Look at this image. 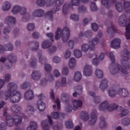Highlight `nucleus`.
<instances>
[{
    "label": "nucleus",
    "mask_w": 130,
    "mask_h": 130,
    "mask_svg": "<svg viewBox=\"0 0 130 130\" xmlns=\"http://www.w3.org/2000/svg\"><path fill=\"white\" fill-rule=\"evenodd\" d=\"M118 23L121 27H126V32L125 34L127 39H130V21L128 22L126 15L124 14L120 16L118 19Z\"/></svg>",
    "instance_id": "obj_1"
},
{
    "label": "nucleus",
    "mask_w": 130,
    "mask_h": 130,
    "mask_svg": "<svg viewBox=\"0 0 130 130\" xmlns=\"http://www.w3.org/2000/svg\"><path fill=\"white\" fill-rule=\"evenodd\" d=\"M70 35V30L67 27H64L62 29L59 28L56 32L55 39L57 40L61 37L63 41L65 42L69 39Z\"/></svg>",
    "instance_id": "obj_2"
},
{
    "label": "nucleus",
    "mask_w": 130,
    "mask_h": 130,
    "mask_svg": "<svg viewBox=\"0 0 130 130\" xmlns=\"http://www.w3.org/2000/svg\"><path fill=\"white\" fill-rule=\"evenodd\" d=\"M109 69L110 73L113 75L118 74L120 72L124 75L128 74V72L125 68L118 63L110 65Z\"/></svg>",
    "instance_id": "obj_3"
},
{
    "label": "nucleus",
    "mask_w": 130,
    "mask_h": 130,
    "mask_svg": "<svg viewBox=\"0 0 130 130\" xmlns=\"http://www.w3.org/2000/svg\"><path fill=\"white\" fill-rule=\"evenodd\" d=\"M64 2V0H55V1L54 0L53 4L54 3L55 6V10H50L46 12L45 14V18L50 21H52L53 18V14L60 10V6L63 4Z\"/></svg>",
    "instance_id": "obj_4"
},
{
    "label": "nucleus",
    "mask_w": 130,
    "mask_h": 130,
    "mask_svg": "<svg viewBox=\"0 0 130 130\" xmlns=\"http://www.w3.org/2000/svg\"><path fill=\"white\" fill-rule=\"evenodd\" d=\"M3 98L5 100L9 98L10 102L12 103L18 102L21 98L20 93L16 90H13L9 93L4 95Z\"/></svg>",
    "instance_id": "obj_5"
},
{
    "label": "nucleus",
    "mask_w": 130,
    "mask_h": 130,
    "mask_svg": "<svg viewBox=\"0 0 130 130\" xmlns=\"http://www.w3.org/2000/svg\"><path fill=\"white\" fill-rule=\"evenodd\" d=\"M98 41V39L96 38L89 40V45L85 43L83 44L81 46V50L85 52H87L89 50L90 51L94 50L95 48V46L97 44Z\"/></svg>",
    "instance_id": "obj_6"
},
{
    "label": "nucleus",
    "mask_w": 130,
    "mask_h": 130,
    "mask_svg": "<svg viewBox=\"0 0 130 130\" xmlns=\"http://www.w3.org/2000/svg\"><path fill=\"white\" fill-rule=\"evenodd\" d=\"M121 57L123 58L120 60L121 63L126 69L130 70V65L127 62L130 58L129 51L127 50H125L122 53Z\"/></svg>",
    "instance_id": "obj_7"
},
{
    "label": "nucleus",
    "mask_w": 130,
    "mask_h": 130,
    "mask_svg": "<svg viewBox=\"0 0 130 130\" xmlns=\"http://www.w3.org/2000/svg\"><path fill=\"white\" fill-rule=\"evenodd\" d=\"M80 2V0H71L70 4L67 3H64L62 7L63 14L64 15L66 14L68 10L71 8L72 6L79 5Z\"/></svg>",
    "instance_id": "obj_8"
},
{
    "label": "nucleus",
    "mask_w": 130,
    "mask_h": 130,
    "mask_svg": "<svg viewBox=\"0 0 130 130\" xmlns=\"http://www.w3.org/2000/svg\"><path fill=\"white\" fill-rule=\"evenodd\" d=\"M47 120H44L41 122V125L43 130H49L53 124L52 120L49 116H47Z\"/></svg>",
    "instance_id": "obj_9"
},
{
    "label": "nucleus",
    "mask_w": 130,
    "mask_h": 130,
    "mask_svg": "<svg viewBox=\"0 0 130 130\" xmlns=\"http://www.w3.org/2000/svg\"><path fill=\"white\" fill-rule=\"evenodd\" d=\"M54 0H37L36 1L37 5L39 7H42L45 4L47 7L51 6L53 5Z\"/></svg>",
    "instance_id": "obj_10"
},
{
    "label": "nucleus",
    "mask_w": 130,
    "mask_h": 130,
    "mask_svg": "<svg viewBox=\"0 0 130 130\" xmlns=\"http://www.w3.org/2000/svg\"><path fill=\"white\" fill-rule=\"evenodd\" d=\"M97 112L96 109L93 110L91 112L89 121V123L91 125H93L95 123L97 120Z\"/></svg>",
    "instance_id": "obj_11"
},
{
    "label": "nucleus",
    "mask_w": 130,
    "mask_h": 130,
    "mask_svg": "<svg viewBox=\"0 0 130 130\" xmlns=\"http://www.w3.org/2000/svg\"><path fill=\"white\" fill-rule=\"evenodd\" d=\"M17 85L13 83L10 82L7 85V89L5 91L4 95L8 94L11 93L12 91L16 90L17 88Z\"/></svg>",
    "instance_id": "obj_12"
},
{
    "label": "nucleus",
    "mask_w": 130,
    "mask_h": 130,
    "mask_svg": "<svg viewBox=\"0 0 130 130\" xmlns=\"http://www.w3.org/2000/svg\"><path fill=\"white\" fill-rule=\"evenodd\" d=\"M44 11L41 9H37L32 12V15L33 17L41 18L43 17L45 15Z\"/></svg>",
    "instance_id": "obj_13"
},
{
    "label": "nucleus",
    "mask_w": 130,
    "mask_h": 130,
    "mask_svg": "<svg viewBox=\"0 0 130 130\" xmlns=\"http://www.w3.org/2000/svg\"><path fill=\"white\" fill-rule=\"evenodd\" d=\"M117 94L121 98H125L128 96L129 93L128 90L125 88H120L117 91Z\"/></svg>",
    "instance_id": "obj_14"
},
{
    "label": "nucleus",
    "mask_w": 130,
    "mask_h": 130,
    "mask_svg": "<svg viewBox=\"0 0 130 130\" xmlns=\"http://www.w3.org/2000/svg\"><path fill=\"white\" fill-rule=\"evenodd\" d=\"M5 22L9 26H13L16 22V19L15 17L11 16L6 17L5 20Z\"/></svg>",
    "instance_id": "obj_15"
},
{
    "label": "nucleus",
    "mask_w": 130,
    "mask_h": 130,
    "mask_svg": "<svg viewBox=\"0 0 130 130\" xmlns=\"http://www.w3.org/2000/svg\"><path fill=\"white\" fill-rule=\"evenodd\" d=\"M109 105L107 100L104 101L100 103L99 106V109L100 111H104L106 109L108 110Z\"/></svg>",
    "instance_id": "obj_16"
},
{
    "label": "nucleus",
    "mask_w": 130,
    "mask_h": 130,
    "mask_svg": "<svg viewBox=\"0 0 130 130\" xmlns=\"http://www.w3.org/2000/svg\"><path fill=\"white\" fill-rule=\"evenodd\" d=\"M84 74L86 76L91 75L92 73V70L91 66L87 64L85 66L84 68Z\"/></svg>",
    "instance_id": "obj_17"
},
{
    "label": "nucleus",
    "mask_w": 130,
    "mask_h": 130,
    "mask_svg": "<svg viewBox=\"0 0 130 130\" xmlns=\"http://www.w3.org/2000/svg\"><path fill=\"white\" fill-rule=\"evenodd\" d=\"M28 46L31 47V50L32 51H35L38 50L39 47V44L37 41H31L28 43Z\"/></svg>",
    "instance_id": "obj_18"
},
{
    "label": "nucleus",
    "mask_w": 130,
    "mask_h": 130,
    "mask_svg": "<svg viewBox=\"0 0 130 130\" xmlns=\"http://www.w3.org/2000/svg\"><path fill=\"white\" fill-rule=\"evenodd\" d=\"M108 81L106 79H104L101 80L99 87L101 91H103L108 87Z\"/></svg>",
    "instance_id": "obj_19"
},
{
    "label": "nucleus",
    "mask_w": 130,
    "mask_h": 130,
    "mask_svg": "<svg viewBox=\"0 0 130 130\" xmlns=\"http://www.w3.org/2000/svg\"><path fill=\"white\" fill-rule=\"evenodd\" d=\"M5 121L7 126L11 127L14 124V121L13 117L10 115H7L5 118Z\"/></svg>",
    "instance_id": "obj_20"
},
{
    "label": "nucleus",
    "mask_w": 130,
    "mask_h": 130,
    "mask_svg": "<svg viewBox=\"0 0 130 130\" xmlns=\"http://www.w3.org/2000/svg\"><path fill=\"white\" fill-rule=\"evenodd\" d=\"M41 77L40 72L38 71H33L30 75L31 78L35 81L39 80Z\"/></svg>",
    "instance_id": "obj_21"
},
{
    "label": "nucleus",
    "mask_w": 130,
    "mask_h": 130,
    "mask_svg": "<svg viewBox=\"0 0 130 130\" xmlns=\"http://www.w3.org/2000/svg\"><path fill=\"white\" fill-rule=\"evenodd\" d=\"M121 41L119 38L112 40L111 43V47L115 49H118L120 47Z\"/></svg>",
    "instance_id": "obj_22"
},
{
    "label": "nucleus",
    "mask_w": 130,
    "mask_h": 130,
    "mask_svg": "<svg viewBox=\"0 0 130 130\" xmlns=\"http://www.w3.org/2000/svg\"><path fill=\"white\" fill-rule=\"evenodd\" d=\"M35 111L34 107L30 104L27 105L25 108V112L29 114H33Z\"/></svg>",
    "instance_id": "obj_23"
},
{
    "label": "nucleus",
    "mask_w": 130,
    "mask_h": 130,
    "mask_svg": "<svg viewBox=\"0 0 130 130\" xmlns=\"http://www.w3.org/2000/svg\"><path fill=\"white\" fill-rule=\"evenodd\" d=\"M118 111L120 112L119 114L118 117L121 118L127 115L128 112L127 110L124 109L123 107L120 106L119 107Z\"/></svg>",
    "instance_id": "obj_24"
},
{
    "label": "nucleus",
    "mask_w": 130,
    "mask_h": 130,
    "mask_svg": "<svg viewBox=\"0 0 130 130\" xmlns=\"http://www.w3.org/2000/svg\"><path fill=\"white\" fill-rule=\"evenodd\" d=\"M82 104V102L80 100H74L72 102L73 109L74 110H76L78 108L81 107Z\"/></svg>",
    "instance_id": "obj_25"
},
{
    "label": "nucleus",
    "mask_w": 130,
    "mask_h": 130,
    "mask_svg": "<svg viewBox=\"0 0 130 130\" xmlns=\"http://www.w3.org/2000/svg\"><path fill=\"white\" fill-rule=\"evenodd\" d=\"M11 7V4L10 2L5 1L3 3L2 8L3 11H7L10 10Z\"/></svg>",
    "instance_id": "obj_26"
},
{
    "label": "nucleus",
    "mask_w": 130,
    "mask_h": 130,
    "mask_svg": "<svg viewBox=\"0 0 130 130\" xmlns=\"http://www.w3.org/2000/svg\"><path fill=\"white\" fill-rule=\"evenodd\" d=\"M25 99L27 100H32L34 98V94L33 91L31 90L27 91L24 95Z\"/></svg>",
    "instance_id": "obj_27"
},
{
    "label": "nucleus",
    "mask_w": 130,
    "mask_h": 130,
    "mask_svg": "<svg viewBox=\"0 0 130 130\" xmlns=\"http://www.w3.org/2000/svg\"><path fill=\"white\" fill-rule=\"evenodd\" d=\"M11 111L14 113H18L22 110L21 107L18 105H13L11 107Z\"/></svg>",
    "instance_id": "obj_28"
},
{
    "label": "nucleus",
    "mask_w": 130,
    "mask_h": 130,
    "mask_svg": "<svg viewBox=\"0 0 130 130\" xmlns=\"http://www.w3.org/2000/svg\"><path fill=\"white\" fill-rule=\"evenodd\" d=\"M68 66L70 69H73L75 67L76 64V61L74 58H71L69 60Z\"/></svg>",
    "instance_id": "obj_29"
},
{
    "label": "nucleus",
    "mask_w": 130,
    "mask_h": 130,
    "mask_svg": "<svg viewBox=\"0 0 130 130\" xmlns=\"http://www.w3.org/2000/svg\"><path fill=\"white\" fill-rule=\"evenodd\" d=\"M14 123L16 124H19L22 122V117L18 115H15L13 117Z\"/></svg>",
    "instance_id": "obj_30"
},
{
    "label": "nucleus",
    "mask_w": 130,
    "mask_h": 130,
    "mask_svg": "<svg viewBox=\"0 0 130 130\" xmlns=\"http://www.w3.org/2000/svg\"><path fill=\"white\" fill-rule=\"evenodd\" d=\"M88 94L94 98V102L95 104H98L100 102L101 98L100 96H95L94 93L91 91H89Z\"/></svg>",
    "instance_id": "obj_31"
},
{
    "label": "nucleus",
    "mask_w": 130,
    "mask_h": 130,
    "mask_svg": "<svg viewBox=\"0 0 130 130\" xmlns=\"http://www.w3.org/2000/svg\"><path fill=\"white\" fill-rule=\"evenodd\" d=\"M37 128V123L35 121H31L29 125L26 130H36Z\"/></svg>",
    "instance_id": "obj_32"
},
{
    "label": "nucleus",
    "mask_w": 130,
    "mask_h": 130,
    "mask_svg": "<svg viewBox=\"0 0 130 130\" xmlns=\"http://www.w3.org/2000/svg\"><path fill=\"white\" fill-rule=\"evenodd\" d=\"M51 44V43L48 40H45L41 43V47L43 49H46L49 48Z\"/></svg>",
    "instance_id": "obj_33"
},
{
    "label": "nucleus",
    "mask_w": 130,
    "mask_h": 130,
    "mask_svg": "<svg viewBox=\"0 0 130 130\" xmlns=\"http://www.w3.org/2000/svg\"><path fill=\"white\" fill-rule=\"evenodd\" d=\"M38 108L40 111H43L45 109V107L44 103L41 101H38L37 103Z\"/></svg>",
    "instance_id": "obj_34"
},
{
    "label": "nucleus",
    "mask_w": 130,
    "mask_h": 130,
    "mask_svg": "<svg viewBox=\"0 0 130 130\" xmlns=\"http://www.w3.org/2000/svg\"><path fill=\"white\" fill-rule=\"evenodd\" d=\"M37 56L38 57V59L40 63L43 64L45 63L46 60V58L43 56L41 55V51H40L39 53H38Z\"/></svg>",
    "instance_id": "obj_35"
},
{
    "label": "nucleus",
    "mask_w": 130,
    "mask_h": 130,
    "mask_svg": "<svg viewBox=\"0 0 130 130\" xmlns=\"http://www.w3.org/2000/svg\"><path fill=\"white\" fill-rule=\"evenodd\" d=\"M117 94V92L114 88H110L108 90V94L110 97H113Z\"/></svg>",
    "instance_id": "obj_36"
},
{
    "label": "nucleus",
    "mask_w": 130,
    "mask_h": 130,
    "mask_svg": "<svg viewBox=\"0 0 130 130\" xmlns=\"http://www.w3.org/2000/svg\"><path fill=\"white\" fill-rule=\"evenodd\" d=\"M122 124L123 125L127 126L130 124V118L126 117L123 119L121 121Z\"/></svg>",
    "instance_id": "obj_37"
},
{
    "label": "nucleus",
    "mask_w": 130,
    "mask_h": 130,
    "mask_svg": "<svg viewBox=\"0 0 130 130\" xmlns=\"http://www.w3.org/2000/svg\"><path fill=\"white\" fill-rule=\"evenodd\" d=\"M57 49V47L56 46L54 45L50 46L48 49V53L50 55H52L56 52Z\"/></svg>",
    "instance_id": "obj_38"
},
{
    "label": "nucleus",
    "mask_w": 130,
    "mask_h": 130,
    "mask_svg": "<svg viewBox=\"0 0 130 130\" xmlns=\"http://www.w3.org/2000/svg\"><path fill=\"white\" fill-rule=\"evenodd\" d=\"M82 78V75L81 73L79 72H77L75 73L74 76V79L76 81H79Z\"/></svg>",
    "instance_id": "obj_39"
},
{
    "label": "nucleus",
    "mask_w": 130,
    "mask_h": 130,
    "mask_svg": "<svg viewBox=\"0 0 130 130\" xmlns=\"http://www.w3.org/2000/svg\"><path fill=\"white\" fill-rule=\"evenodd\" d=\"M95 74L96 77L98 78H101L103 76V71L99 69H96L95 71Z\"/></svg>",
    "instance_id": "obj_40"
},
{
    "label": "nucleus",
    "mask_w": 130,
    "mask_h": 130,
    "mask_svg": "<svg viewBox=\"0 0 130 130\" xmlns=\"http://www.w3.org/2000/svg\"><path fill=\"white\" fill-rule=\"evenodd\" d=\"M115 8L116 10L119 12H121L123 10V6L122 3L118 2L115 4Z\"/></svg>",
    "instance_id": "obj_41"
},
{
    "label": "nucleus",
    "mask_w": 130,
    "mask_h": 130,
    "mask_svg": "<svg viewBox=\"0 0 130 130\" xmlns=\"http://www.w3.org/2000/svg\"><path fill=\"white\" fill-rule=\"evenodd\" d=\"M21 6L16 5L14 6L11 10V12L13 14H16L19 12Z\"/></svg>",
    "instance_id": "obj_42"
},
{
    "label": "nucleus",
    "mask_w": 130,
    "mask_h": 130,
    "mask_svg": "<svg viewBox=\"0 0 130 130\" xmlns=\"http://www.w3.org/2000/svg\"><path fill=\"white\" fill-rule=\"evenodd\" d=\"M80 117L81 119L86 121L88 119V114L87 112L83 111L80 113Z\"/></svg>",
    "instance_id": "obj_43"
},
{
    "label": "nucleus",
    "mask_w": 130,
    "mask_h": 130,
    "mask_svg": "<svg viewBox=\"0 0 130 130\" xmlns=\"http://www.w3.org/2000/svg\"><path fill=\"white\" fill-rule=\"evenodd\" d=\"M124 7L127 12H130V2H125L124 3Z\"/></svg>",
    "instance_id": "obj_44"
},
{
    "label": "nucleus",
    "mask_w": 130,
    "mask_h": 130,
    "mask_svg": "<svg viewBox=\"0 0 130 130\" xmlns=\"http://www.w3.org/2000/svg\"><path fill=\"white\" fill-rule=\"evenodd\" d=\"M91 56L90 57L91 58L93 57V56H95V58H93L92 61V62L93 64L94 65H97L99 63V60L98 59L97 55L96 54L95 55H91Z\"/></svg>",
    "instance_id": "obj_45"
},
{
    "label": "nucleus",
    "mask_w": 130,
    "mask_h": 130,
    "mask_svg": "<svg viewBox=\"0 0 130 130\" xmlns=\"http://www.w3.org/2000/svg\"><path fill=\"white\" fill-rule=\"evenodd\" d=\"M8 59L10 62H13L16 61V57L13 54H11L7 57Z\"/></svg>",
    "instance_id": "obj_46"
},
{
    "label": "nucleus",
    "mask_w": 130,
    "mask_h": 130,
    "mask_svg": "<svg viewBox=\"0 0 130 130\" xmlns=\"http://www.w3.org/2000/svg\"><path fill=\"white\" fill-rule=\"evenodd\" d=\"M113 32H117L116 29H115L114 25H112L110 27H108L107 30V34H110Z\"/></svg>",
    "instance_id": "obj_47"
},
{
    "label": "nucleus",
    "mask_w": 130,
    "mask_h": 130,
    "mask_svg": "<svg viewBox=\"0 0 130 130\" xmlns=\"http://www.w3.org/2000/svg\"><path fill=\"white\" fill-rule=\"evenodd\" d=\"M61 98V100L64 101L66 102L69 99V97L68 94L65 93H62V94Z\"/></svg>",
    "instance_id": "obj_48"
},
{
    "label": "nucleus",
    "mask_w": 130,
    "mask_h": 130,
    "mask_svg": "<svg viewBox=\"0 0 130 130\" xmlns=\"http://www.w3.org/2000/svg\"><path fill=\"white\" fill-rule=\"evenodd\" d=\"M74 53L75 56L77 58H79L82 56L81 52L80 50H74Z\"/></svg>",
    "instance_id": "obj_49"
},
{
    "label": "nucleus",
    "mask_w": 130,
    "mask_h": 130,
    "mask_svg": "<svg viewBox=\"0 0 130 130\" xmlns=\"http://www.w3.org/2000/svg\"><path fill=\"white\" fill-rule=\"evenodd\" d=\"M30 86V83L28 82H26L21 84L20 86V88L21 89H25L29 88Z\"/></svg>",
    "instance_id": "obj_50"
},
{
    "label": "nucleus",
    "mask_w": 130,
    "mask_h": 130,
    "mask_svg": "<svg viewBox=\"0 0 130 130\" xmlns=\"http://www.w3.org/2000/svg\"><path fill=\"white\" fill-rule=\"evenodd\" d=\"M65 125L67 128H71L73 127V123L71 120L66 121L65 123Z\"/></svg>",
    "instance_id": "obj_51"
},
{
    "label": "nucleus",
    "mask_w": 130,
    "mask_h": 130,
    "mask_svg": "<svg viewBox=\"0 0 130 130\" xmlns=\"http://www.w3.org/2000/svg\"><path fill=\"white\" fill-rule=\"evenodd\" d=\"M11 31V28L9 26L6 27L3 30V33L5 35L8 34Z\"/></svg>",
    "instance_id": "obj_52"
},
{
    "label": "nucleus",
    "mask_w": 130,
    "mask_h": 130,
    "mask_svg": "<svg viewBox=\"0 0 130 130\" xmlns=\"http://www.w3.org/2000/svg\"><path fill=\"white\" fill-rule=\"evenodd\" d=\"M71 55V52L69 50H66L64 52L63 57L64 59H68L70 57Z\"/></svg>",
    "instance_id": "obj_53"
},
{
    "label": "nucleus",
    "mask_w": 130,
    "mask_h": 130,
    "mask_svg": "<svg viewBox=\"0 0 130 130\" xmlns=\"http://www.w3.org/2000/svg\"><path fill=\"white\" fill-rule=\"evenodd\" d=\"M36 59L35 58H32L29 63L30 66L32 67H34L36 66Z\"/></svg>",
    "instance_id": "obj_54"
},
{
    "label": "nucleus",
    "mask_w": 130,
    "mask_h": 130,
    "mask_svg": "<svg viewBox=\"0 0 130 130\" xmlns=\"http://www.w3.org/2000/svg\"><path fill=\"white\" fill-rule=\"evenodd\" d=\"M6 60V58L5 57H2L0 58V70L3 68V64L5 62Z\"/></svg>",
    "instance_id": "obj_55"
},
{
    "label": "nucleus",
    "mask_w": 130,
    "mask_h": 130,
    "mask_svg": "<svg viewBox=\"0 0 130 130\" xmlns=\"http://www.w3.org/2000/svg\"><path fill=\"white\" fill-rule=\"evenodd\" d=\"M102 4L106 7L108 8L110 7V5L109 3L108 0H101Z\"/></svg>",
    "instance_id": "obj_56"
},
{
    "label": "nucleus",
    "mask_w": 130,
    "mask_h": 130,
    "mask_svg": "<svg viewBox=\"0 0 130 130\" xmlns=\"http://www.w3.org/2000/svg\"><path fill=\"white\" fill-rule=\"evenodd\" d=\"M35 27V25L33 23H29L27 24V29L29 31L33 30L34 29Z\"/></svg>",
    "instance_id": "obj_57"
},
{
    "label": "nucleus",
    "mask_w": 130,
    "mask_h": 130,
    "mask_svg": "<svg viewBox=\"0 0 130 130\" xmlns=\"http://www.w3.org/2000/svg\"><path fill=\"white\" fill-rule=\"evenodd\" d=\"M5 49L9 51H12L13 48V47L12 45L10 43H8L5 44Z\"/></svg>",
    "instance_id": "obj_58"
},
{
    "label": "nucleus",
    "mask_w": 130,
    "mask_h": 130,
    "mask_svg": "<svg viewBox=\"0 0 130 130\" xmlns=\"http://www.w3.org/2000/svg\"><path fill=\"white\" fill-rule=\"evenodd\" d=\"M61 60V58L57 56H54L52 59L53 61L55 63L59 62Z\"/></svg>",
    "instance_id": "obj_59"
},
{
    "label": "nucleus",
    "mask_w": 130,
    "mask_h": 130,
    "mask_svg": "<svg viewBox=\"0 0 130 130\" xmlns=\"http://www.w3.org/2000/svg\"><path fill=\"white\" fill-rule=\"evenodd\" d=\"M52 117L54 119H58L59 117V113L57 112H54L51 113Z\"/></svg>",
    "instance_id": "obj_60"
},
{
    "label": "nucleus",
    "mask_w": 130,
    "mask_h": 130,
    "mask_svg": "<svg viewBox=\"0 0 130 130\" xmlns=\"http://www.w3.org/2000/svg\"><path fill=\"white\" fill-rule=\"evenodd\" d=\"M46 77L47 78V81L50 82L53 81L54 79L53 75L51 73L48 74Z\"/></svg>",
    "instance_id": "obj_61"
},
{
    "label": "nucleus",
    "mask_w": 130,
    "mask_h": 130,
    "mask_svg": "<svg viewBox=\"0 0 130 130\" xmlns=\"http://www.w3.org/2000/svg\"><path fill=\"white\" fill-rule=\"evenodd\" d=\"M26 11L27 9L25 7L21 6L19 12L20 14L23 15L25 14Z\"/></svg>",
    "instance_id": "obj_62"
},
{
    "label": "nucleus",
    "mask_w": 130,
    "mask_h": 130,
    "mask_svg": "<svg viewBox=\"0 0 130 130\" xmlns=\"http://www.w3.org/2000/svg\"><path fill=\"white\" fill-rule=\"evenodd\" d=\"M61 85L62 87H65L67 85L66 78L65 77L62 78L61 80Z\"/></svg>",
    "instance_id": "obj_63"
},
{
    "label": "nucleus",
    "mask_w": 130,
    "mask_h": 130,
    "mask_svg": "<svg viewBox=\"0 0 130 130\" xmlns=\"http://www.w3.org/2000/svg\"><path fill=\"white\" fill-rule=\"evenodd\" d=\"M92 35V32L90 30H87L84 33V35L88 38L91 37Z\"/></svg>",
    "instance_id": "obj_64"
}]
</instances>
